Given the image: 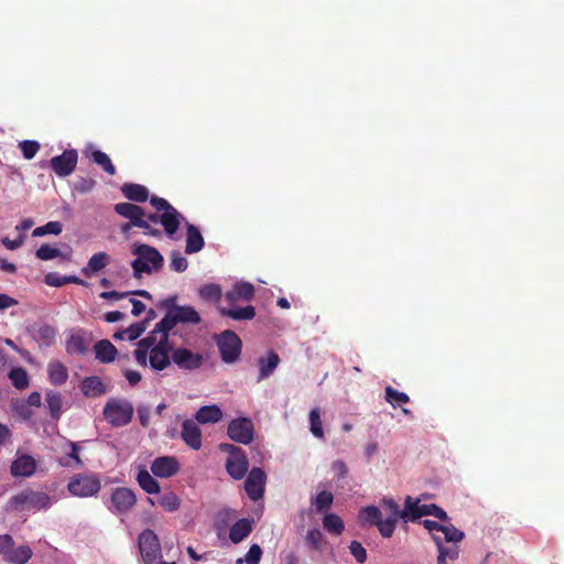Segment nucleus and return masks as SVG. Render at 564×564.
<instances>
[{"instance_id":"obj_1","label":"nucleus","mask_w":564,"mask_h":564,"mask_svg":"<svg viewBox=\"0 0 564 564\" xmlns=\"http://www.w3.org/2000/svg\"><path fill=\"white\" fill-rule=\"evenodd\" d=\"M169 334L156 326L138 343L134 350L135 361L145 367L148 360L154 370H163L171 364Z\"/></svg>"},{"instance_id":"obj_2","label":"nucleus","mask_w":564,"mask_h":564,"mask_svg":"<svg viewBox=\"0 0 564 564\" xmlns=\"http://www.w3.org/2000/svg\"><path fill=\"white\" fill-rule=\"evenodd\" d=\"M132 253L135 256L131 262L133 276L140 279L143 274H152L162 269L164 259L158 249L144 243H134Z\"/></svg>"},{"instance_id":"obj_3","label":"nucleus","mask_w":564,"mask_h":564,"mask_svg":"<svg viewBox=\"0 0 564 564\" xmlns=\"http://www.w3.org/2000/svg\"><path fill=\"white\" fill-rule=\"evenodd\" d=\"M50 506L51 498L47 494L26 489L12 496L8 501L7 509L11 511H31L47 509Z\"/></svg>"},{"instance_id":"obj_4","label":"nucleus","mask_w":564,"mask_h":564,"mask_svg":"<svg viewBox=\"0 0 564 564\" xmlns=\"http://www.w3.org/2000/svg\"><path fill=\"white\" fill-rule=\"evenodd\" d=\"M105 420L115 427L128 425L133 416V405L122 398H110L104 406Z\"/></svg>"},{"instance_id":"obj_5","label":"nucleus","mask_w":564,"mask_h":564,"mask_svg":"<svg viewBox=\"0 0 564 564\" xmlns=\"http://www.w3.org/2000/svg\"><path fill=\"white\" fill-rule=\"evenodd\" d=\"M150 203L156 212L161 213L160 224L163 226L166 236L174 239L181 223L186 221L185 218L164 198L152 196Z\"/></svg>"},{"instance_id":"obj_6","label":"nucleus","mask_w":564,"mask_h":564,"mask_svg":"<svg viewBox=\"0 0 564 564\" xmlns=\"http://www.w3.org/2000/svg\"><path fill=\"white\" fill-rule=\"evenodd\" d=\"M101 489V481L97 474L83 473L74 475L68 484V492L78 498L95 497Z\"/></svg>"},{"instance_id":"obj_7","label":"nucleus","mask_w":564,"mask_h":564,"mask_svg":"<svg viewBox=\"0 0 564 564\" xmlns=\"http://www.w3.org/2000/svg\"><path fill=\"white\" fill-rule=\"evenodd\" d=\"M202 321L199 313L189 305H180L170 312L155 325L166 334L178 323L197 325Z\"/></svg>"},{"instance_id":"obj_8","label":"nucleus","mask_w":564,"mask_h":564,"mask_svg":"<svg viewBox=\"0 0 564 564\" xmlns=\"http://www.w3.org/2000/svg\"><path fill=\"white\" fill-rule=\"evenodd\" d=\"M113 209L121 217L129 219L134 227L143 229L144 234L151 236L161 235L159 229L152 228L145 220V213L140 206L131 203H118Z\"/></svg>"},{"instance_id":"obj_9","label":"nucleus","mask_w":564,"mask_h":564,"mask_svg":"<svg viewBox=\"0 0 564 564\" xmlns=\"http://www.w3.org/2000/svg\"><path fill=\"white\" fill-rule=\"evenodd\" d=\"M139 550L144 564H155L162 557L159 538L150 529L139 535Z\"/></svg>"},{"instance_id":"obj_10","label":"nucleus","mask_w":564,"mask_h":564,"mask_svg":"<svg viewBox=\"0 0 564 564\" xmlns=\"http://www.w3.org/2000/svg\"><path fill=\"white\" fill-rule=\"evenodd\" d=\"M135 502L137 496L132 489L117 487L111 491L109 502L106 505L111 513L124 514L134 507Z\"/></svg>"},{"instance_id":"obj_11","label":"nucleus","mask_w":564,"mask_h":564,"mask_svg":"<svg viewBox=\"0 0 564 564\" xmlns=\"http://www.w3.org/2000/svg\"><path fill=\"white\" fill-rule=\"evenodd\" d=\"M358 521L361 525H376L383 538L392 536V521L382 520L381 510L376 506L362 508L358 513Z\"/></svg>"},{"instance_id":"obj_12","label":"nucleus","mask_w":564,"mask_h":564,"mask_svg":"<svg viewBox=\"0 0 564 564\" xmlns=\"http://www.w3.org/2000/svg\"><path fill=\"white\" fill-rule=\"evenodd\" d=\"M229 438L236 443L249 445L254 438V425L249 417L234 419L227 429Z\"/></svg>"},{"instance_id":"obj_13","label":"nucleus","mask_w":564,"mask_h":564,"mask_svg":"<svg viewBox=\"0 0 564 564\" xmlns=\"http://www.w3.org/2000/svg\"><path fill=\"white\" fill-rule=\"evenodd\" d=\"M221 359L227 364L235 362L241 352V340L232 330H225L217 340Z\"/></svg>"},{"instance_id":"obj_14","label":"nucleus","mask_w":564,"mask_h":564,"mask_svg":"<svg viewBox=\"0 0 564 564\" xmlns=\"http://www.w3.org/2000/svg\"><path fill=\"white\" fill-rule=\"evenodd\" d=\"M78 162V153L74 149L65 150L62 154L55 155L50 160V166L58 177L70 175Z\"/></svg>"},{"instance_id":"obj_15","label":"nucleus","mask_w":564,"mask_h":564,"mask_svg":"<svg viewBox=\"0 0 564 564\" xmlns=\"http://www.w3.org/2000/svg\"><path fill=\"white\" fill-rule=\"evenodd\" d=\"M265 480L267 475L261 468L253 467L249 471L245 481V490L251 500L258 501L263 498Z\"/></svg>"},{"instance_id":"obj_16","label":"nucleus","mask_w":564,"mask_h":564,"mask_svg":"<svg viewBox=\"0 0 564 564\" xmlns=\"http://www.w3.org/2000/svg\"><path fill=\"white\" fill-rule=\"evenodd\" d=\"M172 360L181 369L195 370L203 365L204 356L187 348H177L172 354Z\"/></svg>"},{"instance_id":"obj_17","label":"nucleus","mask_w":564,"mask_h":564,"mask_svg":"<svg viewBox=\"0 0 564 564\" xmlns=\"http://www.w3.org/2000/svg\"><path fill=\"white\" fill-rule=\"evenodd\" d=\"M91 341V336L83 329L74 330L66 340V350L72 355H85Z\"/></svg>"},{"instance_id":"obj_18","label":"nucleus","mask_w":564,"mask_h":564,"mask_svg":"<svg viewBox=\"0 0 564 564\" xmlns=\"http://www.w3.org/2000/svg\"><path fill=\"white\" fill-rule=\"evenodd\" d=\"M180 469L177 459L173 456H162L155 458L151 465V471L156 477L169 478L175 475Z\"/></svg>"},{"instance_id":"obj_19","label":"nucleus","mask_w":564,"mask_h":564,"mask_svg":"<svg viewBox=\"0 0 564 564\" xmlns=\"http://www.w3.org/2000/svg\"><path fill=\"white\" fill-rule=\"evenodd\" d=\"M181 437L192 449L197 451L202 447V431L192 420H185L182 423Z\"/></svg>"},{"instance_id":"obj_20","label":"nucleus","mask_w":564,"mask_h":564,"mask_svg":"<svg viewBox=\"0 0 564 564\" xmlns=\"http://www.w3.org/2000/svg\"><path fill=\"white\" fill-rule=\"evenodd\" d=\"M36 470V462L30 455H20L11 464V474L14 477H31Z\"/></svg>"},{"instance_id":"obj_21","label":"nucleus","mask_w":564,"mask_h":564,"mask_svg":"<svg viewBox=\"0 0 564 564\" xmlns=\"http://www.w3.org/2000/svg\"><path fill=\"white\" fill-rule=\"evenodd\" d=\"M248 468L249 462L245 453L226 459V470L236 480L242 479Z\"/></svg>"},{"instance_id":"obj_22","label":"nucleus","mask_w":564,"mask_h":564,"mask_svg":"<svg viewBox=\"0 0 564 564\" xmlns=\"http://www.w3.org/2000/svg\"><path fill=\"white\" fill-rule=\"evenodd\" d=\"M186 227V246H185V252L188 254L196 253L200 251L204 246L205 241L203 238V235L198 227L195 225L185 221Z\"/></svg>"},{"instance_id":"obj_23","label":"nucleus","mask_w":564,"mask_h":564,"mask_svg":"<svg viewBox=\"0 0 564 564\" xmlns=\"http://www.w3.org/2000/svg\"><path fill=\"white\" fill-rule=\"evenodd\" d=\"M279 364L280 357L274 351H270L265 357H260L258 360L259 376L257 381L260 382L272 376L275 369L278 368Z\"/></svg>"},{"instance_id":"obj_24","label":"nucleus","mask_w":564,"mask_h":564,"mask_svg":"<svg viewBox=\"0 0 564 564\" xmlns=\"http://www.w3.org/2000/svg\"><path fill=\"white\" fill-rule=\"evenodd\" d=\"M111 257L104 251L94 253L88 260L87 264L82 269V273L85 276H91L93 274L105 269L110 263Z\"/></svg>"},{"instance_id":"obj_25","label":"nucleus","mask_w":564,"mask_h":564,"mask_svg":"<svg viewBox=\"0 0 564 564\" xmlns=\"http://www.w3.org/2000/svg\"><path fill=\"white\" fill-rule=\"evenodd\" d=\"M121 193L126 198L137 203H143L149 198V189L140 184L124 183L121 186Z\"/></svg>"},{"instance_id":"obj_26","label":"nucleus","mask_w":564,"mask_h":564,"mask_svg":"<svg viewBox=\"0 0 564 564\" xmlns=\"http://www.w3.org/2000/svg\"><path fill=\"white\" fill-rule=\"evenodd\" d=\"M223 417V411L221 409L216 405H204L198 409V411L195 414V419L200 424H207V423H217Z\"/></svg>"},{"instance_id":"obj_27","label":"nucleus","mask_w":564,"mask_h":564,"mask_svg":"<svg viewBox=\"0 0 564 564\" xmlns=\"http://www.w3.org/2000/svg\"><path fill=\"white\" fill-rule=\"evenodd\" d=\"M252 531V521L247 518L238 520L229 530V539L237 544L243 541Z\"/></svg>"},{"instance_id":"obj_28","label":"nucleus","mask_w":564,"mask_h":564,"mask_svg":"<svg viewBox=\"0 0 564 564\" xmlns=\"http://www.w3.org/2000/svg\"><path fill=\"white\" fill-rule=\"evenodd\" d=\"M32 336L44 346H51L55 341L56 329L48 324H39L32 327Z\"/></svg>"},{"instance_id":"obj_29","label":"nucleus","mask_w":564,"mask_h":564,"mask_svg":"<svg viewBox=\"0 0 564 564\" xmlns=\"http://www.w3.org/2000/svg\"><path fill=\"white\" fill-rule=\"evenodd\" d=\"M254 293V288L249 282H238L235 284L232 291L226 293L225 299L234 304L238 299L251 300Z\"/></svg>"},{"instance_id":"obj_30","label":"nucleus","mask_w":564,"mask_h":564,"mask_svg":"<svg viewBox=\"0 0 564 564\" xmlns=\"http://www.w3.org/2000/svg\"><path fill=\"white\" fill-rule=\"evenodd\" d=\"M48 380L54 386H62L68 379L67 368L58 360H53L47 366Z\"/></svg>"},{"instance_id":"obj_31","label":"nucleus","mask_w":564,"mask_h":564,"mask_svg":"<svg viewBox=\"0 0 564 564\" xmlns=\"http://www.w3.org/2000/svg\"><path fill=\"white\" fill-rule=\"evenodd\" d=\"M33 555L28 545L11 546L4 562L9 564H25Z\"/></svg>"},{"instance_id":"obj_32","label":"nucleus","mask_w":564,"mask_h":564,"mask_svg":"<svg viewBox=\"0 0 564 564\" xmlns=\"http://www.w3.org/2000/svg\"><path fill=\"white\" fill-rule=\"evenodd\" d=\"M96 358L104 364L111 362L116 355V347L107 339L97 341L94 346Z\"/></svg>"},{"instance_id":"obj_33","label":"nucleus","mask_w":564,"mask_h":564,"mask_svg":"<svg viewBox=\"0 0 564 564\" xmlns=\"http://www.w3.org/2000/svg\"><path fill=\"white\" fill-rule=\"evenodd\" d=\"M82 392L84 395L94 398L106 392L102 381L98 377H87L82 382Z\"/></svg>"},{"instance_id":"obj_34","label":"nucleus","mask_w":564,"mask_h":564,"mask_svg":"<svg viewBox=\"0 0 564 564\" xmlns=\"http://www.w3.org/2000/svg\"><path fill=\"white\" fill-rule=\"evenodd\" d=\"M45 402L50 411V415L54 421H58L62 415L63 398L61 393L48 390L45 393Z\"/></svg>"},{"instance_id":"obj_35","label":"nucleus","mask_w":564,"mask_h":564,"mask_svg":"<svg viewBox=\"0 0 564 564\" xmlns=\"http://www.w3.org/2000/svg\"><path fill=\"white\" fill-rule=\"evenodd\" d=\"M44 282L50 286L61 288L67 283H75L79 285H86L87 283L75 276V275H59L58 273H47L44 278Z\"/></svg>"},{"instance_id":"obj_36","label":"nucleus","mask_w":564,"mask_h":564,"mask_svg":"<svg viewBox=\"0 0 564 564\" xmlns=\"http://www.w3.org/2000/svg\"><path fill=\"white\" fill-rule=\"evenodd\" d=\"M139 486L148 494H159L160 485L147 469L139 470L137 475Z\"/></svg>"},{"instance_id":"obj_37","label":"nucleus","mask_w":564,"mask_h":564,"mask_svg":"<svg viewBox=\"0 0 564 564\" xmlns=\"http://www.w3.org/2000/svg\"><path fill=\"white\" fill-rule=\"evenodd\" d=\"M144 332H145L144 323H134L124 329L116 332L113 334V338L116 340H123V339L134 340V339L139 338Z\"/></svg>"},{"instance_id":"obj_38","label":"nucleus","mask_w":564,"mask_h":564,"mask_svg":"<svg viewBox=\"0 0 564 564\" xmlns=\"http://www.w3.org/2000/svg\"><path fill=\"white\" fill-rule=\"evenodd\" d=\"M221 314L236 321H248L254 317L256 310L251 305L239 308H221Z\"/></svg>"},{"instance_id":"obj_39","label":"nucleus","mask_w":564,"mask_h":564,"mask_svg":"<svg viewBox=\"0 0 564 564\" xmlns=\"http://www.w3.org/2000/svg\"><path fill=\"white\" fill-rule=\"evenodd\" d=\"M443 529H441V532L443 534L442 540L443 542H448V543H453V544H457L458 542H460L464 536H465V533L460 530H458L457 528H455L451 521H443Z\"/></svg>"},{"instance_id":"obj_40","label":"nucleus","mask_w":564,"mask_h":564,"mask_svg":"<svg viewBox=\"0 0 564 564\" xmlns=\"http://www.w3.org/2000/svg\"><path fill=\"white\" fill-rule=\"evenodd\" d=\"M324 529L336 535H340L345 530L344 521L335 513H328L323 519Z\"/></svg>"},{"instance_id":"obj_41","label":"nucleus","mask_w":564,"mask_h":564,"mask_svg":"<svg viewBox=\"0 0 564 564\" xmlns=\"http://www.w3.org/2000/svg\"><path fill=\"white\" fill-rule=\"evenodd\" d=\"M9 379L18 390L26 389L30 383L26 370L21 367L12 368L9 372Z\"/></svg>"},{"instance_id":"obj_42","label":"nucleus","mask_w":564,"mask_h":564,"mask_svg":"<svg viewBox=\"0 0 564 564\" xmlns=\"http://www.w3.org/2000/svg\"><path fill=\"white\" fill-rule=\"evenodd\" d=\"M198 294L202 300L207 302H218L221 297L223 291L219 284L209 283L203 285L198 290Z\"/></svg>"},{"instance_id":"obj_43","label":"nucleus","mask_w":564,"mask_h":564,"mask_svg":"<svg viewBox=\"0 0 564 564\" xmlns=\"http://www.w3.org/2000/svg\"><path fill=\"white\" fill-rule=\"evenodd\" d=\"M310 431L318 440L324 438V430L318 408L312 409L308 414Z\"/></svg>"},{"instance_id":"obj_44","label":"nucleus","mask_w":564,"mask_h":564,"mask_svg":"<svg viewBox=\"0 0 564 564\" xmlns=\"http://www.w3.org/2000/svg\"><path fill=\"white\" fill-rule=\"evenodd\" d=\"M422 505H420L419 499H412L411 497H406L404 502V509L401 510V519L404 521H415L419 518H414L416 513L420 512V508Z\"/></svg>"},{"instance_id":"obj_45","label":"nucleus","mask_w":564,"mask_h":564,"mask_svg":"<svg viewBox=\"0 0 564 564\" xmlns=\"http://www.w3.org/2000/svg\"><path fill=\"white\" fill-rule=\"evenodd\" d=\"M423 516H433L441 521H448L447 513L438 506L431 505H422L420 508V512L414 516V518H421Z\"/></svg>"},{"instance_id":"obj_46","label":"nucleus","mask_w":564,"mask_h":564,"mask_svg":"<svg viewBox=\"0 0 564 564\" xmlns=\"http://www.w3.org/2000/svg\"><path fill=\"white\" fill-rule=\"evenodd\" d=\"M306 543L315 551H322L327 542L319 529H310L305 536Z\"/></svg>"},{"instance_id":"obj_47","label":"nucleus","mask_w":564,"mask_h":564,"mask_svg":"<svg viewBox=\"0 0 564 564\" xmlns=\"http://www.w3.org/2000/svg\"><path fill=\"white\" fill-rule=\"evenodd\" d=\"M334 501V496L332 492L323 490L317 494L314 498L312 505L315 507L317 512H324L328 510Z\"/></svg>"},{"instance_id":"obj_48","label":"nucleus","mask_w":564,"mask_h":564,"mask_svg":"<svg viewBox=\"0 0 564 564\" xmlns=\"http://www.w3.org/2000/svg\"><path fill=\"white\" fill-rule=\"evenodd\" d=\"M91 160L97 165H99L106 173H108L110 175H113L116 173V169H115L113 164L111 163L110 158L106 153H104L99 150H96L91 153Z\"/></svg>"},{"instance_id":"obj_49","label":"nucleus","mask_w":564,"mask_h":564,"mask_svg":"<svg viewBox=\"0 0 564 564\" xmlns=\"http://www.w3.org/2000/svg\"><path fill=\"white\" fill-rule=\"evenodd\" d=\"M11 408L13 413L19 416L22 421H29L33 416V411L29 406L28 403H25V400H13L11 402Z\"/></svg>"},{"instance_id":"obj_50","label":"nucleus","mask_w":564,"mask_h":564,"mask_svg":"<svg viewBox=\"0 0 564 564\" xmlns=\"http://www.w3.org/2000/svg\"><path fill=\"white\" fill-rule=\"evenodd\" d=\"M158 503L167 512H173L180 507V499L174 492L163 494Z\"/></svg>"},{"instance_id":"obj_51","label":"nucleus","mask_w":564,"mask_h":564,"mask_svg":"<svg viewBox=\"0 0 564 564\" xmlns=\"http://www.w3.org/2000/svg\"><path fill=\"white\" fill-rule=\"evenodd\" d=\"M63 226L59 221H48L44 226L37 227L33 231V236L41 237L45 235H59Z\"/></svg>"},{"instance_id":"obj_52","label":"nucleus","mask_w":564,"mask_h":564,"mask_svg":"<svg viewBox=\"0 0 564 564\" xmlns=\"http://www.w3.org/2000/svg\"><path fill=\"white\" fill-rule=\"evenodd\" d=\"M434 542L437 546L438 553H443L447 558H449L452 561H454L458 557L459 547L456 544H453L452 546H448V547L444 546L441 535H435Z\"/></svg>"},{"instance_id":"obj_53","label":"nucleus","mask_w":564,"mask_h":564,"mask_svg":"<svg viewBox=\"0 0 564 564\" xmlns=\"http://www.w3.org/2000/svg\"><path fill=\"white\" fill-rule=\"evenodd\" d=\"M187 259L180 251L173 250L171 252V270L181 273L187 269Z\"/></svg>"},{"instance_id":"obj_54","label":"nucleus","mask_w":564,"mask_h":564,"mask_svg":"<svg viewBox=\"0 0 564 564\" xmlns=\"http://www.w3.org/2000/svg\"><path fill=\"white\" fill-rule=\"evenodd\" d=\"M386 400L393 406L398 403H408L410 401L406 393L400 392L392 387L386 388Z\"/></svg>"},{"instance_id":"obj_55","label":"nucleus","mask_w":564,"mask_h":564,"mask_svg":"<svg viewBox=\"0 0 564 564\" xmlns=\"http://www.w3.org/2000/svg\"><path fill=\"white\" fill-rule=\"evenodd\" d=\"M383 506H386L390 511V516L386 520L392 521V533H393L399 519H401V510H400L398 503L392 499H384Z\"/></svg>"},{"instance_id":"obj_56","label":"nucleus","mask_w":564,"mask_h":564,"mask_svg":"<svg viewBox=\"0 0 564 564\" xmlns=\"http://www.w3.org/2000/svg\"><path fill=\"white\" fill-rule=\"evenodd\" d=\"M61 256L59 249L50 245H42L36 250V257L43 261L52 260Z\"/></svg>"},{"instance_id":"obj_57","label":"nucleus","mask_w":564,"mask_h":564,"mask_svg":"<svg viewBox=\"0 0 564 564\" xmlns=\"http://www.w3.org/2000/svg\"><path fill=\"white\" fill-rule=\"evenodd\" d=\"M351 555L358 563H364L367 560V551L358 541H352L349 545Z\"/></svg>"},{"instance_id":"obj_58","label":"nucleus","mask_w":564,"mask_h":564,"mask_svg":"<svg viewBox=\"0 0 564 564\" xmlns=\"http://www.w3.org/2000/svg\"><path fill=\"white\" fill-rule=\"evenodd\" d=\"M262 550L258 544H252L245 556L246 564H259Z\"/></svg>"},{"instance_id":"obj_59","label":"nucleus","mask_w":564,"mask_h":564,"mask_svg":"<svg viewBox=\"0 0 564 564\" xmlns=\"http://www.w3.org/2000/svg\"><path fill=\"white\" fill-rule=\"evenodd\" d=\"M14 546V540L10 534H0V556L6 560L9 550Z\"/></svg>"},{"instance_id":"obj_60","label":"nucleus","mask_w":564,"mask_h":564,"mask_svg":"<svg viewBox=\"0 0 564 564\" xmlns=\"http://www.w3.org/2000/svg\"><path fill=\"white\" fill-rule=\"evenodd\" d=\"M96 182L91 178H80L74 184V189L78 193L85 194L93 191L95 187Z\"/></svg>"},{"instance_id":"obj_61","label":"nucleus","mask_w":564,"mask_h":564,"mask_svg":"<svg viewBox=\"0 0 564 564\" xmlns=\"http://www.w3.org/2000/svg\"><path fill=\"white\" fill-rule=\"evenodd\" d=\"M19 147L26 160L34 158L40 150V143H19Z\"/></svg>"},{"instance_id":"obj_62","label":"nucleus","mask_w":564,"mask_h":564,"mask_svg":"<svg viewBox=\"0 0 564 564\" xmlns=\"http://www.w3.org/2000/svg\"><path fill=\"white\" fill-rule=\"evenodd\" d=\"M66 446L69 448L67 456L76 464V466H83V462L78 455L79 446L75 442L66 441Z\"/></svg>"},{"instance_id":"obj_63","label":"nucleus","mask_w":564,"mask_h":564,"mask_svg":"<svg viewBox=\"0 0 564 564\" xmlns=\"http://www.w3.org/2000/svg\"><path fill=\"white\" fill-rule=\"evenodd\" d=\"M332 470L337 479L345 478L348 473L346 464L340 459L333 462Z\"/></svg>"},{"instance_id":"obj_64","label":"nucleus","mask_w":564,"mask_h":564,"mask_svg":"<svg viewBox=\"0 0 564 564\" xmlns=\"http://www.w3.org/2000/svg\"><path fill=\"white\" fill-rule=\"evenodd\" d=\"M421 523L432 534L433 540L435 535H440L438 533L441 532V529H443V523H438L433 520H423Z\"/></svg>"}]
</instances>
